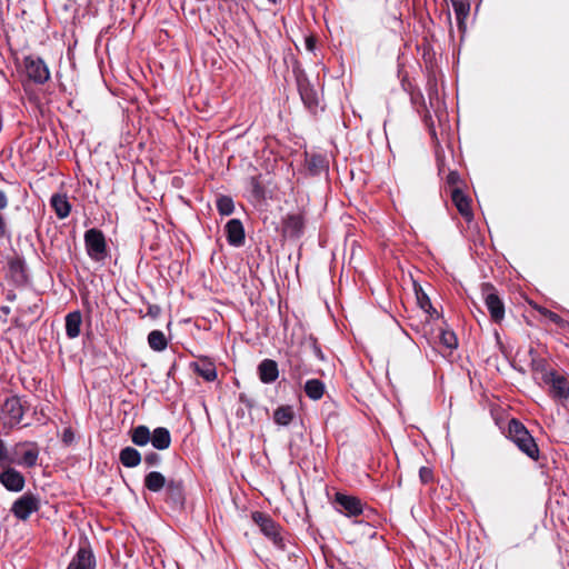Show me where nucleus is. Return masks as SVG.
Wrapping results in <instances>:
<instances>
[{
    "mask_svg": "<svg viewBox=\"0 0 569 569\" xmlns=\"http://www.w3.org/2000/svg\"><path fill=\"white\" fill-rule=\"evenodd\" d=\"M131 440L139 447L147 446L149 442L158 450L169 448L171 443V436L168 429L159 427L151 433L146 426H138L131 432Z\"/></svg>",
    "mask_w": 569,
    "mask_h": 569,
    "instance_id": "obj_1",
    "label": "nucleus"
},
{
    "mask_svg": "<svg viewBox=\"0 0 569 569\" xmlns=\"http://www.w3.org/2000/svg\"><path fill=\"white\" fill-rule=\"evenodd\" d=\"M509 436L517 447L531 459H537L539 449L526 427L517 420L509 422Z\"/></svg>",
    "mask_w": 569,
    "mask_h": 569,
    "instance_id": "obj_2",
    "label": "nucleus"
},
{
    "mask_svg": "<svg viewBox=\"0 0 569 569\" xmlns=\"http://www.w3.org/2000/svg\"><path fill=\"white\" fill-rule=\"evenodd\" d=\"M39 506V498L28 492L13 502L11 512L19 520H27L33 512L38 511Z\"/></svg>",
    "mask_w": 569,
    "mask_h": 569,
    "instance_id": "obj_3",
    "label": "nucleus"
},
{
    "mask_svg": "<svg viewBox=\"0 0 569 569\" xmlns=\"http://www.w3.org/2000/svg\"><path fill=\"white\" fill-rule=\"evenodd\" d=\"M86 248L90 258L101 260L106 256V240L101 231L90 229L84 234Z\"/></svg>",
    "mask_w": 569,
    "mask_h": 569,
    "instance_id": "obj_4",
    "label": "nucleus"
},
{
    "mask_svg": "<svg viewBox=\"0 0 569 569\" xmlns=\"http://www.w3.org/2000/svg\"><path fill=\"white\" fill-rule=\"evenodd\" d=\"M545 382L550 386V393L556 399H567L569 397V379L557 375L555 372H549L545 375Z\"/></svg>",
    "mask_w": 569,
    "mask_h": 569,
    "instance_id": "obj_5",
    "label": "nucleus"
},
{
    "mask_svg": "<svg viewBox=\"0 0 569 569\" xmlns=\"http://www.w3.org/2000/svg\"><path fill=\"white\" fill-rule=\"evenodd\" d=\"M2 472L0 473V482L1 485L9 491L20 492L23 490L26 480L22 473L18 470L7 466L2 468Z\"/></svg>",
    "mask_w": 569,
    "mask_h": 569,
    "instance_id": "obj_6",
    "label": "nucleus"
},
{
    "mask_svg": "<svg viewBox=\"0 0 569 569\" xmlns=\"http://www.w3.org/2000/svg\"><path fill=\"white\" fill-rule=\"evenodd\" d=\"M14 453L19 459L14 462L26 467H33L37 463L39 451L34 443L21 442L14 446Z\"/></svg>",
    "mask_w": 569,
    "mask_h": 569,
    "instance_id": "obj_7",
    "label": "nucleus"
},
{
    "mask_svg": "<svg viewBox=\"0 0 569 569\" xmlns=\"http://www.w3.org/2000/svg\"><path fill=\"white\" fill-rule=\"evenodd\" d=\"M24 67L28 77L36 82L43 83L50 77L49 69L41 59L29 57L24 61Z\"/></svg>",
    "mask_w": 569,
    "mask_h": 569,
    "instance_id": "obj_8",
    "label": "nucleus"
},
{
    "mask_svg": "<svg viewBox=\"0 0 569 569\" xmlns=\"http://www.w3.org/2000/svg\"><path fill=\"white\" fill-rule=\"evenodd\" d=\"M252 519L268 538H270L276 545H280L281 537L279 526L271 518L261 512H254L252 515Z\"/></svg>",
    "mask_w": 569,
    "mask_h": 569,
    "instance_id": "obj_9",
    "label": "nucleus"
},
{
    "mask_svg": "<svg viewBox=\"0 0 569 569\" xmlns=\"http://www.w3.org/2000/svg\"><path fill=\"white\" fill-rule=\"evenodd\" d=\"M3 412L7 418V422L10 426L19 423L23 417V407L20 398L11 397L6 400L3 405Z\"/></svg>",
    "mask_w": 569,
    "mask_h": 569,
    "instance_id": "obj_10",
    "label": "nucleus"
},
{
    "mask_svg": "<svg viewBox=\"0 0 569 569\" xmlns=\"http://www.w3.org/2000/svg\"><path fill=\"white\" fill-rule=\"evenodd\" d=\"M228 241L231 246L239 247L244 241V229L239 219H231L226 224Z\"/></svg>",
    "mask_w": 569,
    "mask_h": 569,
    "instance_id": "obj_11",
    "label": "nucleus"
},
{
    "mask_svg": "<svg viewBox=\"0 0 569 569\" xmlns=\"http://www.w3.org/2000/svg\"><path fill=\"white\" fill-rule=\"evenodd\" d=\"M96 562L92 552L81 548L71 560L67 569H94Z\"/></svg>",
    "mask_w": 569,
    "mask_h": 569,
    "instance_id": "obj_12",
    "label": "nucleus"
},
{
    "mask_svg": "<svg viewBox=\"0 0 569 569\" xmlns=\"http://www.w3.org/2000/svg\"><path fill=\"white\" fill-rule=\"evenodd\" d=\"M336 500L347 516H357L362 512V503L356 497L338 493Z\"/></svg>",
    "mask_w": 569,
    "mask_h": 569,
    "instance_id": "obj_13",
    "label": "nucleus"
},
{
    "mask_svg": "<svg viewBox=\"0 0 569 569\" xmlns=\"http://www.w3.org/2000/svg\"><path fill=\"white\" fill-rule=\"evenodd\" d=\"M485 302L491 318L497 322L501 321L505 317V307L499 297L493 292H489L485 297Z\"/></svg>",
    "mask_w": 569,
    "mask_h": 569,
    "instance_id": "obj_14",
    "label": "nucleus"
},
{
    "mask_svg": "<svg viewBox=\"0 0 569 569\" xmlns=\"http://www.w3.org/2000/svg\"><path fill=\"white\" fill-rule=\"evenodd\" d=\"M259 378L263 383L273 382L279 375L277 362L270 359L263 360L259 367Z\"/></svg>",
    "mask_w": 569,
    "mask_h": 569,
    "instance_id": "obj_15",
    "label": "nucleus"
},
{
    "mask_svg": "<svg viewBox=\"0 0 569 569\" xmlns=\"http://www.w3.org/2000/svg\"><path fill=\"white\" fill-rule=\"evenodd\" d=\"M452 201L456 204L458 211L466 220L472 219V211L470 208L469 198L459 189L452 191Z\"/></svg>",
    "mask_w": 569,
    "mask_h": 569,
    "instance_id": "obj_16",
    "label": "nucleus"
},
{
    "mask_svg": "<svg viewBox=\"0 0 569 569\" xmlns=\"http://www.w3.org/2000/svg\"><path fill=\"white\" fill-rule=\"evenodd\" d=\"M51 206L60 219L67 218L71 210V206L64 194H53Z\"/></svg>",
    "mask_w": 569,
    "mask_h": 569,
    "instance_id": "obj_17",
    "label": "nucleus"
},
{
    "mask_svg": "<svg viewBox=\"0 0 569 569\" xmlns=\"http://www.w3.org/2000/svg\"><path fill=\"white\" fill-rule=\"evenodd\" d=\"M81 322L80 312H71L66 317V332L69 338L73 339L80 335Z\"/></svg>",
    "mask_w": 569,
    "mask_h": 569,
    "instance_id": "obj_18",
    "label": "nucleus"
},
{
    "mask_svg": "<svg viewBox=\"0 0 569 569\" xmlns=\"http://www.w3.org/2000/svg\"><path fill=\"white\" fill-rule=\"evenodd\" d=\"M120 461L124 467L133 468L140 463L141 456L134 448L127 447L120 452Z\"/></svg>",
    "mask_w": 569,
    "mask_h": 569,
    "instance_id": "obj_19",
    "label": "nucleus"
},
{
    "mask_svg": "<svg viewBox=\"0 0 569 569\" xmlns=\"http://www.w3.org/2000/svg\"><path fill=\"white\" fill-rule=\"evenodd\" d=\"M194 371L207 381H213L217 378V370L213 363L201 360L193 365Z\"/></svg>",
    "mask_w": 569,
    "mask_h": 569,
    "instance_id": "obj_20",
    "label": "nucleus"
},
{
    "mask_svg": "<svg viewBox=\"0 0 569 569\" xmlns=\"http://www.w3.org/2000/svg\"><path fill=\"white\" fill-rule=\"evenodd\" d=\"M166 485V478L158 471H151L144 478V486L153 492L160 491Z\"/></svg>",
    "mask_w": 569,
    "mask_h": 569,
    "instance_id": "obj_21",
    "label": "nucleus"
},
{
    "mask_svg": "<svg viewBox=\"0 0 569 569\" xmlns=\"http://www.w3.org/2000/svg\"><path fill=\"white\" fill-rule=\"evenodd\" d=\"M295 417L292 407L282 406L279 407L273 413V420L279 426H288Z\"/></svg>",
    "mask_w": 569,
    "mask_h": 569,
    "instance_id": "obj_22",
    "label": "nucleus"
},
{
    "mask_svg": "<svg viewBox=\"0 0 569 569\" xmlns=\"http://www.w3.org/2000/svg\"><path fill=\"white\" fill-rule=\"evenodd\" d=\"M148 343L154 351H162L167 348L168 340L160 330H153L148 336Z\"/></svg>",
    "mask_w": 569,
    "mask_h": 569,
    "instance_id": "obj_23",
    "label": "nucleus"
},
{
    "mask_svg": "<svg viewBox=\"0 0 569 569\" xmlns=\"http://www.w3.org/2000/svg\"><path fill=\"white\" fill-rule=\"evenodd\" d=\"M305 391L310 399L318 400L323 396L325 386L320 380L311 379L306 382Z\"/></svg>",
    "mask_w": 569,
    "mask_h": 569,
    "instance_id": "obj_24",
    "label": "nucleus"
},
{
    "mask_svg": "<svg viewBox=\"0 0 569 569\" xmlns=\"http://www.w3.org/2000/svg\"><path fill=\"white\" fill-rule=\"evenodd\" d=\"M303 227V222L300 216H290L284 221V231L291 236H298Z\"/></svg>",
    "mask_w": 569,
    "mask_h": 569,
    "instance_id": "obj_25",
    "label": "nucleus"
},
{
    "mask_svg": "<svg viewBox=\"0 0 569 569\" xmlns=\"http://www.w3.org/2000/svg\"><path fill=\"white\" fill-rule=\"evenodd\" d=\"M416 296H417V302H418L419 307L426 313L430 315L431 317L433 315L438 316V312L436 311V309H433L429 297L421 290V288L419 290L416 289Z\"/></svg>",
    "mask_w": 569,
    "mask_h": 569,
    "instance_id": "obj_26",
    "label": "nucleus"
},
{
    "mask_svg": "<svg viewBox=\"0 0 569 569\" xmlns=\"http://www.w3.org/2000/svg\"><path fill=\"white\" fill-rule=\"evenodd\" d=\"M440 342L449 351H452L458 345L455 332L449 330H441Z\"/></svg>",
    "mask_w": 569,
    "mask_h": 569,
    "instance_id": "obj_27",
    "label": "nucleus"
},
{
    "mask_svg": "<svg viewBox=\"0 0 569 569\" xmlns=\"http://www.w3.org/2000/svg\"><path fill=\"white\" fill-rule=\"evenodd\" d=\"M217 208L221 214L229 216L233 212L234 209L233 201L229 197H220L217 200Z\"/></svg>",
    "mask_w": 569,
    "mask_h": 569,
    "instance_id": "obj_28",
    "label": "nucleus"
},
{
    "mask_svg": "<svg viewBox=\"0 0 569 569\" xmlns=\"http://www.w3.org/2000/svg\"><path fill=\"white\" fill-rule=\"evenodd\" d=\"M14 462V459L10 456L6 442L0 439V468H4Z\"/></svg>",
    "mask_w": 569,
    "mask_h": 569,
    "instance_id": "obj_29",
    "label": "nucleus"
},
{
    "mask_svg": "<svg viewBox=\"0 0 569 569\" xmlns=\"http://www.w3.org/2000/svg\"><path fill=\"white\" fill-rule=\"evenodd\" d=\"M541 313L546 316L550 321L560 326L563 325V320L557 313L548 311L546 309L541 310Z\"/></svg>",
    "mask_w": 569,
    "mask_h": 569,
    "instance_id": "obj_30",
    "label": "nucleus"
},
{
    "mask_svg": "<svg viewBox=\"0 0 569 569\" xmlns=\"http://www.w3.org/2000/svg\"><path fill=\"white\" fill-rule=\"evenodd\" d=\"M453 6L459 14H466L469 10V4L463 2H453Z\"/></svg>",
    "mask_w": 569,
    "mask_h": 569,
    "instance_id": "obj_31",
    "label": "nucleus"
},
{
    "mask_svg": "<svg viewBox=\"0 0 569 569\" xmlns=\"http://www.w3.org/2000/svg\"><path fill=\"white\" fill-rule=\"evenodd\" d=\"M420 478L423 482H428L431 479V470L426 467H422L420 469Z\"/></svg>",
    "mask_w": 569,
    "mask_h": 569,
    "instance_id": "obj_32",
    "label": "nucleus"
},
{
    "mask_svg": "<svg viewBox=\"0 0 569 569\" xmlns=\"http://www.w3.org/2000/svg\"><path fill=\"white\" fill-rule=\"evenodd\" d=\"M144 460H146V462H148L151 466L157 465L159 462V456L156 453H151V455H148Z\"/></svg>",
    "mask_w": 569,
    "mask_h": 569,
    "instance_id": "obj_33",
    "label": "nucleus"
},
{
    "mask_svg": "<svg viewBox=\"0 0 569 569\" xmlns=\"http://www.w3.org/2000/svg\"><path fill=\"white\" fill-rule=\"evenodd\" d=\"M305 44H306V49L308 51H312L315 49V40H313V38H311V37L310 38H306Z\"/></svg>",
    "mask_w": 569,
    "mask_h": 569,
    "instance_id": "obj_34",
    "label": "nucleus"
},
{
    "mask_svg": "<svg viewBox=\"0 0 569 569\" xmlns=\"http://www.w3.org/2000/svg\"><path fill=\"white\" fill-rule=\"evenodd\" d=\"M8 204L7 196L3 191H0V210L4 209Z\"/></svg>",
    "mask_w": 569,
    "mask_h": 569,
    "instance_id": "obj_35",
    "label": "nucleus"
},
{
    "mask_svg": "<svg viewBox=\"0 0 569 569\" xmlns=\"http://www.w3.org/2000/svg\"><path fill=\"white\" fill-rule=\"evenodd\" d=\"M6 233V222L3 217L0 214V238Z\"/></svg>",
    "mask_w": 569,
    "mask_h": 569,
    "instance_id": "obj_36",
    "label": "nucleus"
},
{
    "mask_svg": "<svg viewBox=\"0 0 569 569\" xmlns=\"http://www.w3.org/2000/svg\"><path fill=\"white\" fill-rule=\"evenodd\" d=\"M449 179L450 181H455L456 179V173L455 172H451L450 176H449Z\"/></svg>",
    "mask_w": 569,
    "mask_h": 569,
    "instance_id": "obj_37",
    "label": "nucleus"
}]
</instances>
